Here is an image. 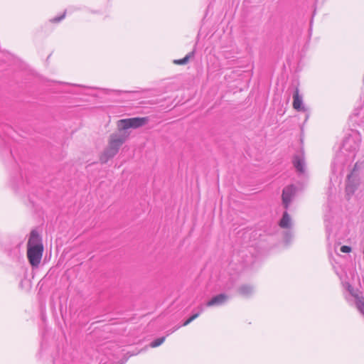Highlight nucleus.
Returning <instances> with one entry per match:
<instances>
[{
	"mask_svg": "<svg viewBox=\"0 0 364 364\" xmlns=\"http://www.w3.org/2000/svg\"><path fill=\"white\" fill-rule=\"evenodd\" d=\"M129 134L127 132L119 131L109 136L108 146L100 157L101 163H107L118 153L121 146L127 141Z\"/></svg>",
	"mask_w": 364,
	"mask_h": 364,
	"instance_id": "obj_1",
	"label": "nucleus"
},
{
	"mask_svg": "<svg viewBox=\"0 0 364 364\" xmlns=\"http://www.w3.org/2000/svg\"><path fill=\"white\" fill-rule=\"evenodd\" d=\"M149 118L145 117H132L120 119L117 122V127L119 131L126 132L129 128L137 129L146 124Z\"/></svg>",
	"mask_w": 364,
	"mask_h": 364,
	"instance_id": "obj_2",
	"label": "nucleus"
},
{
	"mask_svg": "<svg viewBox=\"0 0 364 364\" xmlns=\"http://www.w3.org/2000/svg\"><path fill=\"white\" fill-rule=\"evenodd\" d=\"M43 246L27 247V257L32 267H38L41 262Z\"/></svg>",
	"mask_w": 364,
	"mask_h": 364,
	"instance_id": "obj_3",
	"label": "nucleus"
},
{
	"mask_svg": "<svg viewBox=\"0 0 364 364\" xmlns=\"http://www.w3.org/2000/svg\"><path fill=\"white\" fill-rule=\"evenodd\" d=\"M294 167L299 174H304L306 171L305 155L303 148H301L294 156L292 159Z\"/></svg>",
	"mask_w": 364,
	"mask_h": 364,
	"instance_id": "obj_4",
	"label": "nucleus"
},
{
	"mask_svg": "<svg viewBox=\"0 0 364 364\" xmlns=\"http://www.w3.org/2000/svg\"><path fill=\"white\" fill-rule=\"evenodd\" d=\"M297 188L294 185H289L284 188L282 200L284 208L287 210L296 196Z\"/></svg>",
	"mask_w": 364,
	"mask_h": 364,
	"instance_id": "obj_5",
	"label": "nucleus"
},
{
	"mask_svg": "<svg viewBox=\"0 0 364 364\" xmlns=\"http://www.w3.org/2000/svg\"><path fill=\"white\" fill-rule=\"evenodd\" d=\"M292 90L293 96V107L297 111H304V107L303 106L302 95L299 94V87L296 85H292L289 89L288 92Z\"/></svg>",
	"mask_w": 364,
	"mask_h": 364,
	"instance_id": "obj_6",
	"label": "nucleus"
},
{
	"mask_svg": "<svg viewBox=\"0 0 364 364\" xmlns=\"http://www.w3.org/2000/svg\"><path fill=\"white\" fill-rule=\"evenodd\" d=\"M359 181L356 176L353 173H350L347 176V181L346 186V195L350 196L354 194L355 191L358 188Z\"/></svg>",
	"mask_w": 364,
	"mask_h": 364,
	"instance_id": "obj_7",
	"label": "nucleus"
},
{
	"mask_svg": "<svg viewBox=\"0 0 364 364\" xmlns=\"http://www.w3.org/2000/svg\"><path fill=\"white\" fill-rule=\"evenodd\" d=\"M43 246L42 239L36 230H33L30 233V237L28 241L27 247Z\"/></svg>",
	"mask_w": 364,
	"mask_h": 364,
	"instance_id": "obj_8",
	"label": "nucleus"
},
{
	"mask_svg": "<svg viewBox=\"0 0 364 364\" xmlns=\"http://www.w3.org/2000/svg\"><path fill=\"white\" fill-rule=\"evenodd\" d=\"M228 296L225 294H220L213 296L206 303L207 306H220L225 304L228 300Z\"/></svg>",
	"mask_w": 364,
	"mask_h": 364,
	"instance_id": "obj_9",
	"label": "nucleus"
},
{
	"mask_svg": "<svg viewBox=\"0 0 364 364\" xmlns=\"http://www.w3.org/2000/svg\"><path fill=\"white\" fill-rule=\"evenodd\" d=\"M291 218L288 213L285 211L279 222V226L282 228H289L291 227Z\"/></svg>",
	"mask_w": 364,
	"mask_h": 364,
	"instance_id": "obj_10",
	"label": "nucleus"
},
{
	"mask_svg": "<svg viewBox=\"0 0 364 364\" xmlns=\"http://www.w3.org/2000/svg\"><path fill=\"white\" fill-rule=\"evenodd\" d=\"M195 54V50H193L191 52L188 53L186 55V56L179 60H174L173 63L176 65H186L187 64L191 59H192Z\"/></svg>",
	"mask_w": 364,
	"mask_h": 364,
	"instance_id": "obj_11",
	"label": "nucleus"
},
{
	"mask_svg": "<svg viewBox=\"0 0 364 364\" xmlns=\"http://www.w3.org/2000/svg\"><path fill=\"white\" fill-rule=\"evenodd\" d=\"M238 292L242 296H248L252 294L253 288L250 285H242L238 288Z\"/></svg>",
	"mask_w": 364,
	"mask_h": 364,
	"instance_id": "obj_12",
	"label": "nucleus"
},
{
	"mask_svg": "<svg viewBox=\"0 0 364 364\" xmlns=\"http://www.w3.org/2000/svg\"><path fill=\"white\" fill-rule=\"evenodd\" d=\"M355 304L358 309L364 316V298L363 296H356Z\"/></svg>",
	"mask_w": 364,
	"mask_h": 364,
	"instance_id": "obj_13",
	"label": "nucleus"
},
{
	"mask_svg": "<svg viewBox=\"0 0 364 364\" xmlns=\"http://www.w3.org/2000/svg\"><path fill=\"white\" fill-rule=\"evenodd\" d=\"M198 309H199V311L193 314L190 318H188L183 323L182 326H187L188 324H189L191 321H193L194 319H196L199 315L203 311V306H198Z\"/></svg>",
	"mask_w": 364,
	"mask_h": 364,
	"instance_id": "obj_14",
	"label": "nucleus"
},
{
	"mask_svg": "<svg viewBox=\"0 0 364 364\" xmlns=\"http://www.w3.org/2000/svg\"><path fill=\"white\" fill-rule=\"evenodd\" d=\"M165 339V336L156 338L150 343V346L152 348L158 347L164 342Z\"/></svg>",
	"mask_w": 364,
	"mask_h": 364,
	"instance_id": "obj_15",
	"label": "nucleus"
},
{
	"mask_svg": "<svg viewBox=\"0 0 364 364\" xmlns=\"http://www.w3.org/2000/svg\"><path fill=\"white\" fill-rule=\"evenodd\" d=\"M341 251L343 253H349L351 251V247L347 245H343L341 247Z\"/></svg>",
	"mask_w": 364,
	"mask_h": 364,
	"instance_id": "obj_16",
	"label": "nucleus"
},
{
	"mask_svg": "<svg viewBox=\"0 0 364 364\" xmlns=\"http://www.w3.org/2000/svg\"><path fill=\"white\" fill-rule=\"evenodd\" d=\"M65 16V12H64V14L62 16L55 17L52 20V21L55 22V23H58V22L60 21L63 18H64Z\"/></svg>",
	"mask_w": 364,
	"mask_h": 364,
	"instance_id": "obj_17",
	"label": "nucleus"
},
{
	"mask_svg": "<svg viewBox=\"0 0 364 364\" xmlns=\"http://www.w3.org/2000/svg\"><path fill=\"white\" fill-rule=\"evenodd\" d=\"M179 328H180V326H178L174 327L173 329H171V330L168 331H167V336L171 334L172 333H173L175 331H176Z\"/></svg>",
	"mask_w": 364,
	"mask_h": 364,
	"instance_id": "obj_18",
	"label": "nucleus"
},
{
	"mask_svg": "<svg viewBox=\"0 0 364 364\" xmlns=\"http://www.w3.org/2000/svg\"><path fill=\"white\" fill-rule=\"evenodd\" d=\"M352 287L350 285L348 286V291L351 293Z\"/></svg>",
	"mask_w": 364,
	"mask_h": 364,
	"instance_id": "obj_19",
	"label": "nucleus"
}]
</instances>
